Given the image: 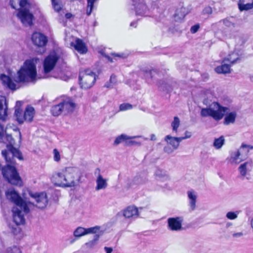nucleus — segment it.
I'll return each instance as SVG.
<instances>
[{"label": "nucleus", "instance_id": "obj_1", "mask_svg": "<svg viewBox=\"0 0 253 253\" xmlns=\"http://www.w3.org/2000/svg\"><path fill=\"white\" fill-rule=\"evenodd\" d=\"M31 199L29 200H23L19 194L13 189H8L5 193L7 199L16 204L25 212H29L35 207L43 209L46 207L47 203L46 194L44 192L33 193L29 192Z\"/></svg>", "mask_w": 253, "mask_h": 253}, {"label": "nucleus", "instance_id": "obj_2", "mask_svg": "<svg viewBox=\"0 0 253 253\" xmlns=\"http://www.w3.org/2000/svg\"><path fill=\"white\" fill-rule=\"evenodd\" d=\"M81 176V172L78 168L68 167L53 173L51 179L57 186L71 187L79 183Z\"/></svg>", "mask_w": 253, "mask_h": 253}, {"label": "nucleus", "instance_id": "obj_3", "mask_svg": "<svg viewBox=\"0 0 253 253\" xmlns=\"http://www.w3.org/2000/svg\"><path fill=\"white\" fill-rule=\"evenodd\" d=\"M37 76L36 65L34 60H27L14 76L13 79L17 83L35 82Z\"/></svg>", "mask_w": 253, "mask_h": 253}, {"label": "nucleus", "instance_id": "obj_4", "mask_svg": "<svg viewBox=\"0 0 253 253\" xmlns=\"http://www.w3.org/2000/svg\"><path fill=\"white\" fill-rule=\"evenodd\" d=\"M0 142L6 144L7 149L2 150L1 154L7 162H13L10 159V156L17 157L20 160L23 159L22 155L20 151L14 148V140L11 135L6 133L3 126L0 124Z\"/></svg>", "mask_w": 253, "mask_h": 253}, {"label": "nucleus", "instance_id": "obj_5", "mask_svg": "<svg viewBox=\"0 0 253 253\" xmlns=\"http://www.w3.org/2000/svg\"><path fill=\"white\" fill-rule=\"evenodd\" d=\"M15 158H17L20 160L17 157L10 156V159L13 161V162L6 161L7 164L6 166L2 169V173L3 176L9 183L13 185L20 186L22 185V182L14 166ZM5 161L6 160H5Z\"/></svg>", "mask_w": 253, "mask_h": 253}, {"label": "nucleus", "instance_id": "obj_6", "mask_svg": "<svg viewBox=\"0 0 253 253\" xmlns=\"http://www.w3.org/2000/svg\"><path fill=\"white\" fill-rule=\"evenodd\" d=\"M228 108L223 107L217 102H213L209 107L202 108L201 115L203 117H211L215 121L222 119Z\"/></svg>", "mask_w": 253, "mask_h": 253}, {"label": "nucleus", "instance_id": "obj_7", "mask_svg": "<svg viewBox=\"0 0 253 253\" xmlns=\"http://www.w3.org/2000/svg\"><path fill=\"white\" fill-rule=\"evenodd\" d=\"M21 104L20 101H17L15 110V116L16 120L19 124L24 123V122H31L35 115V110L33 107L27 106L23 113L19 106Z\"/></svg>", "mask_w": 253, "mask_h": 253}, {"label": "nucleus", "instance_id": "obj_8", "mask_svg": "<svg viewBox=\"0 0 253 253\" xmlns=\"http://www.w3.org/2000/svg\"><path fill=\"white\" fill-rule=\"evenodd\" d=\"M95 81V74L90 69H87L80 72L79 81L82 88H91L94 85Z\"/></svg>", "mask_w": 253, "mask_h": 253}, {"label": "nucleus", "instance_id": "obj_9", "mask_svg": "<svg viewBox=\"0 0 253 253\" xmlns=\"http://www.w3.org/2000/svg\"><path fill=\"white\" fill-rule=\"evenodd\" d=\"M58 59V56L55 52L51 53L45 58L43 62V70L45 74L49 73L54 69Z\"/></svg>", "mask_w": 253, "mask_h": 253}, {"label": "nucleus", "instance_id": "obj_10", "mask_svg": "<svg viewBox=\"0 0 253 253\" xmlns=\"http://www.w3.org/2000/svg\"><path fill=\"white\" fill-rule=\"evenodd\" d=\"M14 204L15 206L12 209L13 220L17 225L23 224L25 221L24 213L29 212H25L23 208H21L16 204Z\"/></svg>", "mask_w": 253, "mask_h": 253}, {"label": "nucleus", "instance_id": "obj_11", "mask_svg": "<svg viewBox=\"0 0 253 253\" xmlns=\"http://www.w3.org/2000/svg\"><path fill=\"white\" fill-rule=\"evenodd\" d=\"M17 17L25 26H30L33 24V14L26 8H22L17 14Z\"/></svg>", "mask_w": 253, "mask_h": 253}, {"label": "nucleus", "instance_id": "obj_12", "mask_svg": "<svg viewBox=\"0 0 253 253\" xmlns=\"http://www.w3.org/2000/svg\"><path fill=\"white\" fill-rule=\"evenodd\" d=\"M32 41L34 45L38 47H44L47 42V38L43 34L39 32H35L31 38Z\"/></svg>", "mask_w": 253, "mask_h": 253}, {"label": "nucleus", "instance_id": "obj_13", "mask_svg": "<svg viewBox=\"0 0 253 253\" xmlns=\"http://www.w3.org/2000/svg\"><path fill=\"white\" fill-rule=\"evenodd\" d=\"M0 80L2 84L5 87H7L11 90H15L20 87L19 84L13 82L9 77L4 74L0 75Z\"/></svg>", "mask_w": 253, "mask_h": 253}, {"label": "nucleus", "instance_id": "obj_14", "mask_svg": "<svg viewBox=\"0 0 253 253\" xmlns=\"http://www.w3.org/2000/svg\"><path fill=\"white\" fill-rule=\"evenodd\" d=\"M182 219L180 217H171L168 219V227L172 231H178L182 228Z\"/></svg>", "mask_w": 253, "mask_h": 253}, {"label": "nucleus", "instance_id": "obj_15", "mask_svg": "<svg viewBox=\"0 0 253 253\" xmlns=\"http://www.w3.org/2000/svg\"><path fill=\"white\" fill-rule=\"evenodd\" d=\"M123 215L126 218L134 219L139 216L138 210L134 206H130L123 211Z\"/></svg>", "mask_w": 253, "mask_h": 253}, {"label": "nucleus", "instance_id": "obj_16", "mask_svg": "<svg viewBox=\"0 0 253 253\" xmlns=\"http://www.w3.org/2000/svg\"><path fill=\"white\" fill-rule=\"evenodd\" d=\"M63 113L65 114L70 113L74 110L76 104L70 98H67L61 102Z\"/></svg>", "mask_w": 253, "mask_h": 253}, {"label": "nucleus", "instance_id": "obj_17", "mask_svg": "<svg viewBox=\"0 0 253 253\" xmlns=\"http://www.w3.org/2000/svg\"><path fill=\"white\" fill-rule=\"evenodd\" d=\"M7 116V104L6 98L0 95V120L5 121Z\"/></svg>", "mask_w": 253, "mask_h": 253}, {"label": "nucleus", "instance_id": "obj_18", "mask_svg": "<svg viewBox=\"0 0 253 253\" xmlns=\"http://www.w3.org/2000/svg\"><path fill=\"white\" fill-rule=\"evenodd\" d=\"M253 167V162L252 160H249L242 164L238 168V170L241 175L245 177L248 172L252 170Z\"/></svg>", "mask_w": 253, "mask_h": 253}, {"label": "nucleus", "instance_id": "obj_19", "mask_svg": "<svg viewBox=\"0 0 253 253\" xmlns=\"http://www.w3.org/2000/svg\"><path fill=\"white\" fill-rule=\"evenodd\" d=\"M135 12L137 15L141 16H150V12L147 6L144 3H139L135 7Z\"/></svg>", "mask_w": 253, "mask_h": 253}, {"label": "nucleus", "instance_id": "obj_20", "mask_svg": "<svg viewBox=\"0 0 253 253\" xmlns=\"http://www.w3.org/2000/svg\"><path fill=\"white\" fill-rule=\"evenodd\" d=\"M187 196L189 200V204L191 210L194 211L196 209V203L197 199V195L193 190H190L187 192Z\"/></svg>", "mask_w": 253, "mask_h": 253}, {"label": "nucleus", "instance_id": "obj_21", "mask_svg": "<svg viewBox=\"0 0 253 253\" xmlns=\"http://www.w3.org/2000/svg\"><path fill=\"white\" fill-rule=\"evenodd\" d=\"M141 136H129L125 134H122L120 135H119L117 136L114 142V145H118L121 143L125 142V145L126 144V141L127 139H132L134 138H138V137H141Z\"/></svg>", "mask_w": 253, "mask_h": 253}, {"label": "nucleus", "instance_id": "obj_22", "mask_svg": "<svg viewBox=\"0 0 253 253\" xmlns=\"http://www.w3.org/2000/svg\"><path fill=\"white\" fill-rule=\"evenodd\" d=\"M165 141L168 144L170 145L173 150H176L179 147V145L177 140V137L167 135L165 137Z\"/></svg>", "mask_w": 253, "mask_h": 253}, {"label": "nucleus", "instance_id": "obj_23", "mask_svg": "<svg viewBox=\"0 0 253 253\" xmlns=\"http://www.w3.org/2000/svg\"><path fill=\"white\" fill-rule=\"evenodd\" d=\"M10 4L11 6L15 9H19L20 8L24 7L27 4V0H10Z\"/></svg>", "mask_w": 253, "mask_h": 253}, {"label": "nucleus", "instance_id": "obj_24", "mask_svg": "<svg viewBox=\"0 0 253 253\" xmlns=\"http://www.w3.org/2000/svg\"><path fill=\"white\" fill-rule=\"evenodd\" d=\"M236 117L237 113L235 111L227 113L224 118L223 124L225 125H229L231 124H234L235 122Z\"/></svg>", "mask_w": 253, "mask_h": 253}, {"label": "nucleus", "instance_id": "obj_25", "mask_svg": "<svg viewBox=\"0 0 253 253\" xmlns=\"http://www.w3.org/2000/svg\"><path fill=\"white\" fill-rule=\"evenodd\" d=\"M74 47L80 53H85L87 52V48L82 40L77 39L75 41Z\"/></svg>", "mask_w": 253, "mask_h": 253}, {"label": "nucleus", "instance_id": "obj_26", "mask_svg": "<svg viewBox=\"0 0 253 253\" xmlns=\"http://www.w3.org/2000/svg\"><path fill=\"white\" fill-rule=\"evenodd\" d=\"M107 181V179L104 178L103 177L96 178V186L95 187V190L98 191L101 189H106L108 186Z\"/></svg>", "mask_w": 253, "mask_h": 253}, {"label": "nucleus", "instance_id": "obj_27", "mask_svg": "<svg viewBox=\"0 0 253 253\" xmlns=\"http://www.w3.org/2000/svg\"><path fill=\"white\" fill-rule=\"evenodd\" d=\"M187 10L186 8L181 7L176 9L174 14V19L176 21H180L182 20L187 14Z\"/></svg>", "mask_w": 253, "mask_h": 253}, {"label": "nucleus", "instance_id": "obj_28", "mask_svg": "<svg viewBox=\"0 0 253 253\" xmlns=\"http://www.w3.org/2000/svg\"><path fill=\"white\" fill-rule=\"evenodd\" d=\"M221 66L215 68V71L218 74H227L230 72V65L226 62H223Z\"/></svg>", "mask_w": 253, "mask_h": 253}, {"label": "nucleus", "instance_id": "obj_29", "mask_svg": "<svg viewBox=\"0 0 253 253\" xmlns=\"http://www.w3.org/2000/svg\"><path fill=\"white\" fill-rule=\"evenodd\" d=\"M245 158L239 150L232 153L231 156V162L233 163L238 164Z\"/></svg>", "mask_w": 253, "mask_h": 253}, {"label": "nucleus", "instance_id": "obj_30", "mask_svg": "<svg viewBox=\"0 0 253 253\" xmlns=\"http://www.w3.org/2000/svg\"><path fill=\"white\" fill-rule=\"evenodd\" d=\"M222 22L223 25L228 28H234L236 27V23L232 17H227L219 21Z\"/></svg>", "mask_w": 253, "mask_h": 253}, {"label": "nucleus", "instance_id": "obj_31", "mask_svg": "<svg viewBox=\"0 0 253 253\" xmlns=\"http://www.w3.org/2000/svg\"><path fill=\"white\" fill-rule=\"evenodd\" d=\"M239 59V55L236 53H232L225 58L223 62H229L231 64H234Z\"/></svg>", "mask_w": 253, "mask_h": 253}, {"label": "nucleus", "instance_id": "obj_32", "mask_svg": "<svg viewBox=\"0 0 253 253\" xmlns=\"http://www.w3.org/2000/svg\"><path fill=\"white\" fill-rule=\"evenodd\" d=\"M225 143V139L223 136L219 138H215L213 141V146L216 149H220Z\"/></svg>", "mask_w": 253, "mask_h": 253}, {"label": "nucleus", "instance_id": "obj_33", "mask_svg": "<svg viewBox=\"0 0 253 253\" xmlns=\"http://www.w3.org/2000/svg\"><path fill=\"white\" fill-rule=\"evenodd\" d=\"M252 149H253V146L243 144L239 150L245 158L247 156L249 151Z\"/></svg>", "mask_w": 253, "mask_h": 253}, {"label": "nucleus", "instance_id": "obj_34", "mask_svg": "<svg viewBox=\"0 0 253 253\" xmlns=\"http://www.w3.org/2000/svg\"><path fill=\"white\" fill-rule=\"evenodd\" d=\"M155 174L156 177L160 180H167L169 179V176L164 170L158 169L156 170Z\"/></svg>", "mask_w": 253, "mask_h": 253}, {"label": "nucleus", "instance_id": "obj_35", "mask_svg": "<svg viewBox=\"0 0 253 253\" xmlns=\"http://www.w3.org/2000/svg\"><path fill=\"white\" fill-rule=\"evenodd\" d=\"M62 104L61 103L52 107L51 112L54 116H58L63 113Z\"/></svg>", "mask_w": 253, "mask_h": 253}, {"label": "nucleus", "instance_id": "obj_36", "mask_svg": "<svg viewBox=\"0 0 253 253\" xmlns=\"http://www.w3.org/2000/svg\"><path fill=\"white\" fill-rule=\"evenodd\" d=\"M100 238V235L95 234L94 236L93 240L89 241V242L86 243L85 244V246H86L87 248L91 249L94 247L97 244V242L99 240Z\"/></svg>", "mask_w": 253, "mask_h": 253}, {"label": "nucleus", "instance_id": "obj_37", "mask_svg": "<svg viewBox=\"0 0 253 253\" xmlns=\"http://www.w3.org/2000/svg\"><path fill=\"white\" fill-rule=\"evenodd\" d=\"M85 228L82 227H78L74 232V236L77 238H80L86 235Z\"/></svg>", "mask_w": 253, "mask_h": 253}, {"label": "nucleus", "instance_id": "obj_38", "mask_svg": "<svg viewBox=\"0 0 253 253\" xmlns=\"http://www.w3.org/2000/svg\"><path fill=\"white\" fill-rule=\"evenodd\" d=\"M239 8L241 11L248 10L253 8V0L252 3H248L246 4L242 3L240 0L238 3Z\"/></svg>", "mask_w": 253, "mask_h": 253}, {"label": "nucleus", "instance_id": "obj_39", "mask_svg": "<svg viewBox=\"0 0 253 253\" xmlns=\"http://www.w3.org/2000/svg\"><path fill=\"white\" fill-rule=\"evenodd\" d=\"M180 125V120L177 117H174L173 121L171 124V126L172 127V130L174 132H177L178 131V128Z\"/></svg>", "mask_w": 253, "mask_h": 253}, {"label": "nucleus", "instance_id": "obj_40", "mask_svg": "<svg viewBox=\"0 0 253 253\" xmlns=\"http://www.w3.org/2000/svg\"><path fill=\"white\" fill-rule=\"evenodd\" d=\"M52 6L57 12H59L62 9V4L61 0H51Z\"/></svg>", "mask_w": 253, "mask_h": 253}, {"label": "nucleus", "instance_id": "obj_41", "mask_svg": "<svg viewBox=\"0 0 253 253\" xmlns=\"http://www.w3.org/2000/svg\"><path fill=\"white\" fill-rule=\"evenodd\" d=\"M100 229V227L99 226H95L94 227H91L88 228H85L86 235L89 234H97V233Z\"/></svg>", "mask_w": 253, "mask_h": 253}, {"label": "nucleus", "instance_id": "obj_42", "mask_svg": "<svg viewBox=\"0 0 253 253\" xmlns=\"http://www.w3.org/2000/svg\"><path fill=\"white\" fill-rule=\"evenodd\" d=\"M6 253H22V251L19 247L13 246L7 249Z\"/></svg>", "mask_w": 253, "mask_h": 253}, {"label": "nucleus", "instance_id": "obj_43", "mask_svg": "<svg viewBox=\"0 0 253 253\" xmlns=\"http://www.w3.org/2000/svg\"><path fill=\"white\" fill-rule=\"evenodd\" d=\"M238 213H239V212L237 211H236L235 212L229 211L226 213V217L228 219L234 220L237 218Z\"/></svg>", "mask_w": 253, "mask_h": 253}, {"label": "nucleus", "instance_id": "obj_44", "mask_svg": "<svg viewBox=\"0 0 253 253\" xmlns=\"http://www.w3.org/2000/svg\"><path fill=\"white\" fill-rule=\"evenodd\" d=\"M156 74V71L154 70L149 71H145L144 73V77L146 79H152L154 74Z\"/></svg>", "mask_w": 253, "mask_h": 253}, {"label": "nucleus", "instance_id": "obj_45", "mask_svg": "<svg viewBox=\"0 0 253 253\" xmlns=\"http://www.w3.org/2000/svg\"><path fill=\"white\" fill-rule=\"evenodd\" d=\"M141 145V143L140 142L132 140V139H127L126 144V146H140Z\"/></svg>", "mask_w": 253, "mask_h": 253}, {"label": "nucleus", "instance_id": "obj_46", "mask_svg": "<svg viewBox=\"0 0 253 253\" xmlns=\"http://www.w3.org/2000/svg\"><path fill=\"white\" fill-rule=\"evenodd\" d=\"M132 108V106L129 103H123L120 106V110L121 111L130 110Z\"/></svg>", "mask_w": 253, "mask_h": 253}, {"label": "nucleus", "instance_id": "obj_47", "mask_svg": "<svg viewBox=\"0 0 253 253\" xmlns=\"http://www.w3.org/2000/svg\"><path fill=\"white\" fill-rule=\"evenodd\" d=\"M53 153L54 155V160L56 162L59 161L60 160V155L59 151L56 149H54Z\"/></svg>", "mask_w": 253, "mask_h": 253}, {"label": "nucleus", "instance_id": "obj_48", "mask_svg": "<svg viewBox=\"0 0 253 253\" xmlns=\"http://www.w3.org/2000/svg\"><path fill=\"white\" fill-rule=\"evenodd\" d=\"M212 13V10L211 7L207 6L203 10V14L210 15Z\"/></svg>", "mask_w": 253, "mask_h": 253}, {"label": "nucleus", "instance_id": "obj_49", "mask_svg": "<svg viewBox=\"0 0 253 253\" xmlns=\"http://www.w3.org/2000/svg\"><path fill=\"white\" fill-rule=\"evenodd\" d=\"M200 28L199 24H196L191 27L190 29V31L192 34L196 33Z\"/></svg>", "mask_w": 253, "mask_h": 253}, {"label": "nucleus", "instance_id": "obj_50", "mask_svg": "<svg viewBox=\"0 0 253 253\" xmlns=\"http://www.w3.org/2000/svg\"><path fill=\"white\" fill-rule=\"evenodd\" d=\"M174 150L172 148H170L169 146H165L164 148V151L168 154H171L172 153Z\"/></svg>", "mask_w": 253, "mask_h": 253}, {"label": "nucleus", "instance_id": "obj_51", "mask_svg": "<svg viewBox=\"0 0 253 253\" xmlns=\"http://www.w3.org/2000/svg\"><path fill=\"white\" fill-rule=\"evenodd\" d=\"M244 235V233L242 232L234 233L232 234V237L234 239L239 238Z\"/></svg>", "mask_w": 253, "mask_h": 253}, {"label": "nucleus", "instance_id": "obj_52", "mask_svg": "<svg viewBox=\"0 0 253 253\" xmlns=\"http://www.w3.org/2000/svg\"><path fill=\"white\" fill-rule=\"evenodd\" d=\"M113 55L114 56V57H117L121 58H125L127 57V55L124 53H112Z\"/></svg>", "mask_w": 253, "mask_h": 253}, {"label": "nucleus", "instance_id": "obj_53", "mask_svg": "<svg viewBox=\"0 0 253 253\" xmlns=\"http://www.w3.org/2000/svg\"><path fill=\"white\" fill-rule=\"evenodd\" d=\"M94 174L96 176V178H99L100 177H103L100 173V169L99 168H97L95 169L94 171Z\"/></svg>", "mask_w": 253, "mask_h": 253}, {"label": "nucleus", "instance_id": "obj_54", "mask_svg": "<svg viewBox=\"0 0 253 253\" xmlns=\"http://www.w3.org/2000/svg\"><path fill=\"white\" fill-rule=\"evenodd\" d=\"M109 82H110L111 84H112V85H115L116 84V83H117V79H116V77L115 76L112 75L111 77H110V81Z\"/></svg>", "mask_w": 253, "mask_h": 253}, {"label": "nucleus", "instance_id": "obj_55", "mask_svg": "<svg viewBox=\"0 0 253 253\" xmlns=\"http://www.w3.org/2000/svg\"><path fill=\"white\" fill-rule=\"evenodd\" d=\"M104 250L106 251V253H112L113 252V249L111 247H104Z\"/></svg>", "mask_w": 253, "mask_h": 253}, {"label": "nucleus", "instance_id": "obj_56", "mask_svg": "<svg viewBox=\"0 0 253 253\" xmlns=\"http://www.w3.org/2000/svg\"><path fill=\"white\" fill-rule=\"evenodd\" d=\"M192 136V134H191V132H189L188 131H186L185 132V137L186 138V139H187V138H190Z\"/></svg>", "mask_w": 253, "mask_h": 253}, {"label": "nucleus", "instance_id": "obj_57", "mask_svg": "<svg viewBox=\"0 0 253 253\" xmlns=\"http://www.w3.org/2000/svg\"><path fill=\"white\" fill-rule=\"evenodd\" d=\"M186 138L185 136H183V137H177V141H178V144H179L180 142L184 140V139H185Z\"/></svg>", "mask_w": 253, "mask_h": 253}, {"label": "nucleus", "instance_id": "obj_58", "mask_svg": "<svg viewBox=\"0 0 253 253\" xmlns=\"http://www.w3.org/2000/svg\"><path fill=\"white\" fill-rule=\"evenodd\" d=\"M113 86V85H112V84H111L110 82L106 83L105 84V86L107 88L112 87Z\"/></svg>", "mask_w": 253, "mask_h": 253}, {"label": "nucleus", "instance_id": "obj_59", "mask_svg": "<svg viewBox=\"0 0 253 253\" xmlns=\"http://www.w3.org/2000/svg\"><path fill=\"white\" fill-rule=\"evenodd\" d=\"M72 16V14L70 13H67L65 15V17L67 19H69Z\"/></svg>", "mask_w": 253, "mask_h": 253}, {"label": "nucleus", "instance_id": "obj_60", "mask_svg": "<svg viewBox=\"0 0 253 253\" xmlns=\"http://www.w3.org/2000/svg\"><path fill=\"white\" fill-rule=\"evenodd\" d=\"M151 140L153 141H155L156 140V137L155 134H152L151 135Z\"/></svg>", "mask_w": 253, "mask_h": 253}, {"label": "nucleus", "instance_id": "obj_61", "mask_svg": "<svg viewBox=\"0 0 253 253\" xmlns=\"http://www.w3.org/2000/svg\"><path fill=\"white\" fill-rule=\"evenodd\" d=\"M136 22H135V21H133V22H132L130 24V26L131 27H136Z\"/></svg>", "mask_w": 253, "mask_h": 253}, {"label": "nucleus", "instance_id": "obj_62", "mask_svg": "<svg viewBox=\"0 0 253 253\" xmlns=\"http://www.w3.org/2000/svg\"><path fill=\"white\" fill-rule=\"evenodd\" d=\"M250 224H251V228H252L253 231V218H252L251 219V220H250Z\"/></svg>", "mask_w": 253, "mask_h": 253}, {"label": "nucleus", "instance_id": "obj_63", "mask_svg": "<svg viewBox=\"0 0 253 253\" xmlns=\"http://www.w3.org/2000/svg\"><path fill=\"white\" fill-rule=\"evenodd\" d=\"M232 223H231V222H228L226 223V228H228L230 226H232Z\"/></svg>", "mask_w": 253, "mask_h": 253}, {"label": "nucleus", "instance_id": "obj_64", "mask_svg": "<svg viewBox=\"0 0 253 253\" xmlns=\"http://www.w3.org/2000/svg\"><path fill=\"white\" fill-rule=\"evenodd\" d=\"M106 57L109 61H110L111 62H113V60L110 57H109V56H107Z\"/></svg>", "mask_w": 253, "mask_h": 253}]
</instances>
